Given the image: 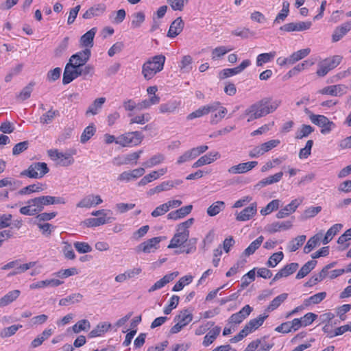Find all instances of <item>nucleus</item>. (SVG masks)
<instances>
[{"instance_id":"obj_27","label":"nucleus","mask_w":351,"mask_h":351,"mask_svg":"<svg viewBox=\"0 0 351 351\" xmlns=\"http://www.w3.org/2000/svg\"><path fill=\"white\" fill-rule=\"evenodd\" d=\"M125 138L128 146L130 145H138L142 142L144 136L141 132L134 131L125 133Z\"/></svg>"},{"instance_id":"obj_9","label":"nucleus","mask_w":351,"mask_h":351,"mask_svg":"<svg viewBox=\"0 0 351 351\" xmlns=\"http://www.w3.org/2000/svg\"><path fill=\"white\" fill-rule=\"evenodd\" d=\"M91 56L90 49H84L73 55L69 59L70 62H73L77 66H83L89 60Z\"/></svg>"},{"instance_id":"obj_2","label":"nucleus","mask_w":351,"mask_h":351,"mask_svg":"<svg viewBox=\"0 0 351 351\" xmlns=\"http://www.w3.org/2000/svg\"><path fill=\"white\" fill-rule=\"evenodd\" d=\"M165 56L160 54L146 61L142 66V74L147 80H151L157 73L163 69Z\"/></svg>"},{"instance_id":"obj_33","label":"nucleus","mask_w":351,"mask_h":351,"mask_svg":"<svg viewBox=\"0 0 351 351\" xmlns=\"http://www.w3.org/2000/svg\"><path fill=\"white\" fill-rule=\"evenodd\" d=\"M220 332L221 328L219 326L213 328L204 336L202 344L206 347L210 345L219 335Z\"/></svg>"},{"instance_id":"obj_57","label":"nucleus","mask_w":351,"mask_h":351,"mask_svg":"<svg viewBox=\"0 0 351 351\" xmlns=\"http://www.w3.org/2000/svg\"><path fill=\"white\" fill-rule=\"evenodd\" d=\"M34 86V82L29 83L26 86H25L20 93L17 95V98L21 99V101H25L30 97L31 93L33 90V86Z\"/></svg>"},{"instance_id":"obj_24","label":"nucleus","mask_w":351,"mask_h":351,"mask_svg":"<svg viewBox=\"0 0 351 351\" xmlns=\"http://www.w3.org/2000/svg\"><path fill=\"white\" fill-rule=\"evenodd\" d=\"M351 29V21L343 23L341 25L335 28L332 40L333 42H337L341 40Z\"/></svg>"},{"instance_id":"obj_59","label":"nucleus","mask_w":351,"mask_h":351,"mask_svg":"<svg viewBox=\"0 0 351 351\" xmlns=\"http://www.w3.org/2000/svg\"><path fill=\"white\" fill-rule=\"evenodd\" d=\"M232 34L236 36L241 37L242 38H247L250 36L254 35V32H252L250 29L243 27V28H237L236 29L232 32Z\"/></svg>"},{"instance_id":"obj_50","label":"nucleus","mask_w":351,"mask_h":351,"mask_svg":"<svg viewBox=\"0 0 351 351\" xmlns=\"http://www.w3.org/2000/svg\"><path fill=\"white\" fill-rule=\"evenodd\" d=\"M310 53H311L310 48L302 49L298 50V51L293 53L290 56V58H291V60L293 64L294 63H295L296 62L306 57Z\"/></svg>"},{"instance_id":"obj_38","label":"nucleus","mask_w":351,"mask_h":351,"mask_svg":"<svg viewBox=\"0 0 351 351\" xmlns=\"http://www.w3.org/2000/svg\"><path fill=\"white\" fill-rule=\"evenodd\" d=\"M287 297L288 294L285 293L278 295L270 302L265 311L270 312L276 309L285 300H287Z\"/></svg>"},{"instance_id":"obj_52","label":"nucleus","mask_w":351,"mask_h":351,"mask_svg":"<svg viewBox=\"0 0 351 351\" xmlns=\"http://www.w3.org/2000/svg\"><path fill=\"white\" fill-rule=\"evenodd\" d=\"M178 104L176 101H169L165 104H162L159 106V111L160 113H171L176 110Z\"/></svg>"},{"instance_id":"obj_51","label":"nucleus","mask_w":351,"mask_h":351,"mask_svg":"<svg viewBox=\"0 0 351 351\" xmlns=\"http://www.w3.org/2000/svg\"><path fill=\"white\" fill-rule=\"evenodd\" d=\"M193 280V276L191 275L182 277L173 286V291H181L185 285L190 284Z\"/></svg>"},{"instance_id":"obj_28","label":"nucleus","mask_w":351,"mask_h":351,"mask_svg":"<svg viewBox=\"0 0 351 351\" xmlns=\"http://www.w3.org/2000/svg\"><path fill=\"white\" fill-rule=\"evenodd\" d=\"M317 263L315 260L306 262L298 272L296 279H302L306 276L315 267Z\"/></svg>"},{"instance_id":"obj_32","label":"nucleus","mask_w":351,"mask_h":351,"mask_svg":"<svg viewBox=\"0 0 351 351\" xmlns=\"http://www.w3.org/2000/svg\"><path fill=\"white\" fill-rule=\"evenodd\" d=\"M110 327L111 325L110 324L106 322L100 323L89 332L88 337L90 338L100 337L106 332Z\"/></svg>"},{"instance_id":"obj_64","label":"nucleus","mask_w":351,"mask_h":351,"mask_svg":"<svg viewBox=\"0 0 351 351\" xmlns=\"http://www.w3.org/2000/svg\"><path fill=\"white\" fill-rule=\"evenodd\" d=\"M73 245L76 250L81 254H85L92 251V247L88 243L77 241L74 243Z\"/></svg>"},{"instance_id":"obj_14","label":"nucleus","mask_w":351,"mask_h":351,"mask_svg":"<svg viewBox=\"0 0 351 351\" xmlns=\"http://www.w3.org/2000/svg\"><path fill=\"white\" fill-rule=\"evenodd\" d=\"M258 165L257 161H250L247 162L239 163V165H234L228 169V172L233 174H241L246 173Z\"/></svg>"},{"instance_id":"obj_36","label":"nucleus","mask_w":351,"mask_h":351,"mask_svg":"<svg viewBox=\"0 0 351 351\" xmlns=\"http://www.w3.org/2000/svg\"><path fill=\"white\" fill-rule=\"evenodd\" d=\"M193 315L187 309H184L181 311L178 315H177L175 318V322H178L182 324V326H186L189 322L192 321Z\"/></svg>"},{"instance_id":"obj_22","label":"nucleus","mask_w":351,"mask_h":351,"mask_svg":"<svg viewBox=\"0 0 351 351\" xmlns=\"http://www.w3.org/2000/svg\"><path fill=\"white\" fill-rule=\"evenodd\" d=\"M189 234L187 232L177 231L173 237L171 239L168 248L178 247L187 241Z\"/></svg>"},{"instance_id":"obj_53","label":"nucleus","mask_w":351,"mask_h":351,"mask_svg":"<svg viewBox=\"0 0 351 351\" xmlns=\"http://www.w3.org/2000/svg\"><path fill=\"white\" fill-rule=\"evenodd\" d=\"M255 270L256 269L254 268L242 276L241 283V289L247 287L250 284V282L255 280Z\"/></svg>"},{"instance_id":"obj_30","label":"nucleus","mask_w":351,"mask_h":351,"mask_svg":"<svg viewBox=\"0 0 351 351\" xmlns=\"http://www.w3.org/2000/svg\"><path fill=\"white\" fill-rule=\"evenodd\" d=\"M20 293L21 291L18 289L9 291L0 299V306L2 307L10 304L19 298Z\"/></svg>"},{"instance_id":"obj_25","label":"nucleus","mask_w":351,"mask_h":351,"mask_svg":"<svg viewBox=\"0 0 351 351\" xmlns=\"http://www.w3.org/2000/svg\"><path fill=\"white\" fill-rule=\"evenodd\" d=\"M178 275V272L176 271L164 276L160 280L156 282L154 285L149 289L148 291L153 292L156 290L162 288L167 283L172 281Z\"/></svg>"},{"instance_id":"obj_37","label":"nucleus","mask_w":351,"mask_h":351,"mask_svg":"<svg viewBox=\"0 0 351 351\" xmlns=\"http://www.w3.org/2000/svg\"><path fill=\"white\" fill-rule=\"evenodd\" d=\"M268 317V315H260L257 318L250 320L245 325L251 332L258 328L263 324L264 321Z\"/></svg>"},{"instance_id":"obj_15","label":"nucleus","mask_w":351,"mask_h":351,"mask_svg":"<svg viewBox=\"0 0 351 351\" xmlns=\"http://www.w3.org/2000/svg\"><path fill=\"white\" fill-rule=\"evenodd\" d=\"M347 86L343 84L331 85L324 88L319 92L323 95L341 96L346 93Z\"/></svg>"},{"instance_id":"obj_23","label":"nucleus","mask_w":351,"mask_h":351,"mask_svg":"<svg viewBox=\"0 0 351 351\" xmlns=\"http://www.w3.org/2000/svg\"><path fill=\"white\" fill-rule=\"evenodd\" d=\"M145 171L143 167L133 169L132 171H128L121 173L118 178L120 181H130L132 179H136L141 177Z\"/></svg>"},{"instance_id":"obj_7","label":"nucleus","mask_w":351,"mask_h":351,"mask_svg":"<svg viewBox=\"0 0 351 351\" xmlns=\"http://www.w3.org/2000/svg\"><path fill=\"white\" fill-rule=\"evenodd\" d=\"M342 60L341 56H334L331 59H326L322 63L317 71V74L319 76H325L330 70L337 66Z\"/></svg>"},{"instance_id":"obj_18","label":"nucleus","mask_w":351,"mask_h":351,"mask_svg":"<svg viewBox=\"0 0 351 351\" xmlns=\"http://www.w3.org/2000/svg\"><path fill=\"white\" fill-rule=\"evenodd\" d=\"M96 32L97 28L93 27L86 32L84 35H82L80 40V46L82 47H84L85 49H90V48H92L94 45V38Z\"/></svg>"},{"instance_id":"obj_6","label":"nucleus","mask_w":351,"mask_h":351,"mask_svg":"<svg viewBox=\"0 0 351 351\" xmlns=\"http://www.w3.org/2000/svg\"><path fill=\"white\" fill-rule=\"evenodd\" d=\"M309 119L313 124L322 128L323 134H328L335 127V124L324 115L311 114Z\"/></svg>"},{"instance_id":"obj_54","label":"nucleus","mask_w":351,"mask_h":351,"mask_svg":"<svg viewBox=\"0 0 351 351\" xmlns=\"http://www.w3.org/2000/svg\"><path fill=\"white\" fill-rule=\"evenodd\" d=\"M90 328V324L88 319H84L78 321L72 326V330L75 333H79L82 330H88Z\"/></svg>"},{"instance_id":"obj_17","label":"nucleus","mask_w":351,"mask_h":351,"mask_svg":"<svg viewBox=\"0 0 351 351\" xmlns=\"http://www.w3.org/2000/svg\"><path fill=\"white\" fill-rule=\"evenodd\" d=\"M257 212L256 203L251 204L249 206L245 208L237 214L236 219L239 221H245L250 220Z\"/></svg>"},{"instance_id":"obj_12","label":"nucleus","mask_w":351,"mask_h":351,"mask_svg":"<svg viewBox=\"0 0 351 351\" xmlns=\"http://www.w3.org/2000/svg\"><path fill=\"white\" fill-rule=\"evenodd\" d=\"M162 241L160 237H154L141 243L137 247V252H143L145 253H150L158 248V245Z\"/></svg>"},{"instance_id":"obj_11","label":"nucleus","mask_w":351,"mask_h":351,"mask_svg":"<svg viewBox=\"0 0 351 351\" xmlns=\"http://www.w3.org/2000/svg\"><path fill=\"white\" fill-rule=\"evenodd\" d=\"M293 226V221H275L265 226V230L270 234H274L282 230L290 229Z\"/></svg>"},{"instance_id":"obj_5","label":"nucleus","mask_w":351,"mask_h":351,"mask_svg":"<svg viewBox=\"0 0 351 351\" xmlns=\"http://www.w3.org/2000/svg\"><path fill=\"white\" fill-rule=\"evenodd\" d=\"M34 207H36L38 213L41 212L45 206L53 204H64L66 203L64 198L61 197H54L51 195H43L30 199Z\"/></svg>"},{"instance_id":"obj_43","label":"nucleus","mask_w":351,"mask_h":351,"mask_svg":"<svg viewBox=\"0 0 351 351\" xmlns=\"http://www.w3.org/2000/svg\"><path fill=\"white\" fill-rule=\"evenodd\" d=\"M320 239L321 236L319 234L311 237L303 249L304 253L308 254L313 249L317 246L319 244Z\"/></svg>"},{"instance_id":"obj_1","label":"nucleus","mask_w":351,"mask_h":351,"mask_svg":"<svg viewBox=\"0 0 351 351\" xmlns=\"http://www.w3.org/2000/svg\"><path fill=\"white\" fill-rule=\"evenodd\" d=\"M280 104V100L272 101L271 97H264L248 106L241 117L247 118V122L253 121L272 113Z\"/></svg>"},{"instance_id":"obj_58","label":"nucleus","mask_w":351,"mask_h":351,"mask_svg":"<svg viewBox=\"0 0 351 351\" xmlns=\"http://www.w3.org/2000/svg\"><path fill=\"white\" fill-rule=\"evenodd\" d=\"M30 199L27 202V205L20 208V213L24 215L33 216L38 213L36 207H34L32 203H29Z\"/></svg>"},{"instance_id":"obj_42","label":"nucleus","mask_w":351,"mask_h":351,"mask_svg":"<svg viewBox=\"0 0 351 351\" xmlns=\"http://www.w3.org/2000/svg\"><path fill=\"white\" fill-rule=\"evenodd\" d=\"M306 240V236L305 235H300L289 241L287 245V248L290 252H295L299 247L302 245V244L304 243Z\"/></svg>"},{"instance_id":"obj_20","label":"nucleus","mask_w":351,"mask_h":351,"mask_svg":"<svg viewBox=\"0 0 351 351\" xmlns=\"http://www.w3.org/2000/svg\"><path fill=\"white\" fill-rule=\"evenodd\" d=\"M75 67L77 66L73 62H69L66 64L62 77L63 84H68L71 83L73 80L76 79L77 73L75 71Z\"/></svg>"},{"instance_id":"obj_8","label":"nucleus","mask_w":351,"mask_h":351,"mask_svg":"<svg viewBox=\"0 0 351 351\" xmlns=\"http://www.w3.org/2000/svg\"><path fill=\"white\" fill-rule=\"evenodd\" d=\"M311 26V21L292 22L281 26L280 30L287 32H302L309 29Z\"/></svg>"},{"instance_id":"obj_34","label":"nucleus","mask_w":351,"mask_h":351,"mask_svg":"<svg viewBox=\"0 0 351 351\" xmlns=\"http://www.w3.org/2000/svg\"><path fill=\"white\" fill-rule=\"evenodd\" d=\"M83 298V295L80 293H73L69 296L60 300L59 305L60 306H68L73 304L75 303L80 302Z\"/></svg>"},{"instance_id":"obj_26","label":"nucleus","mask_w":351,"mask_h":351,"mask_svg":"<svg viewBox=\"0 0 351 351\" xmlns=\"http://www.w3.org/2000/svg\"><path fill=\"white\" fill-rule=\"evenodd\" d=\"M63 283V281H61L58 279H47L45 280L38 281L34 283H32L29 285V288L31 289H40L44 288L45 287H58Z\"/></svg>"},{"instance_id":"obj_41","label":"nucleus","mask_w":351,"mask_h":351,"mask_svg":"<svg viewBox=\"0 0 351 351\" xmlns=\"http://www.w3.org/2000/svg\"><path fill=\"white\" fill-rule=\"evenodd\" d=\"M58 116H59V111L51 108L40 117V122L43 124H49Z\"/></svg>"},{"instance_id":"obj_16","label":"nucleus","mask_w":351,"mask_h":351,"mask_svg":"<svg viewBox=\"0 0 351 351\" xmlns=\"http://www.w3.org/2000/svg\"><path fill=\"white\" fill-rule=\"evenodd\" d=\"M299 264L297 263H291L286 265L282 267L274 277L272 281H277L282 278L287 277L297 271Z\"/></svg>"},{"instance_id":"obj_49","label":"nucleus","mask_w":351,"mask_h":351,"mask_svg":"<svg viewBox=\"0 0 351 351\" xmlns=\"http://www.w3.org/2000/svg\"><path fill=\"white\" fill-rule=\"evenodd\" d=\"M96 128L93 124L89 125L87 126L83 131L81 137L80 141L82 143H86L95 133Z\"/></svg>"},{"instance_id":"obj_4","label":"nucleus","mask_w":351,"mask_h":351,"mask_svg":"<svg viewBox=\"0 0 351 351\" xmlns=\"http://www.w3.org/2000/svg\"><path fill=\"white\" fill-rule=\"evenodd\" d=\"M49 171L47 163L43 162H33L29 167L21 173V176L30 178H41Z\"/></svg>"},{"instance_id":"obj_47","label":"nucleus","mask_w":351,"mask_h":351,"mask_svg":"<svg viewBox=\"0 0 351 351\" xmlns=\"http://www.w3.org/2000/svg\"><path fill=\"white\" fill-rule=\"evenodd\" d=\"M326 296V292L317 293L304 301V305L307 306L311 304H317L320 303Z\"/></svg>"},{"instance_id":"obj_60","label":"nucleus","mask_w":351,"mask_h":351,"mask_svg":"<svg viewBox=\"0 0 351 351\" xmlns=\"http://www.w3.org/2000/svg\"><path fill=\"white\" fill-rule=\"evenodd\" d=\"M217 111V113L211 115L210 123L213 125L219 123L227 113V109L223 106H221Z\"/></svg>"},{"instance_id":"obj_21","label":"nucleus","mask_w":351,"mask_h":351,"mask_svg":"<svg viewBox=\"0 0 351 351\" xmlns=\"http://www.w3.org/2000/svg\"><path fill=\"white\" fill-rule=\"evenodd\" d=\"M184 23L181 17H178L170 25L167 36L169 38H175L178 35H179L183 28H184Z\"/></svg>"},{"instance_id":"obj_3","label":"nucleus","mask_w":351,"mask_h":351,"mask_svg":"<svg viewBox=\"0 0 351 351\" xmlns=\"http://www.w3.org/2000/svg\"><path fill=\"white\" fill-rule=\"evenodd\" d=\"M76 152L75 149H69L66 153L60 152L58 149H50L47 152L48 156L62 167H68L74 162L73 156L75 155Z\"/></svg>"},{"instance_id":"obj_40","label":"nucleus","mask_w":351,"mask_h":351,"mask_svg":"<svg viewBox=\"0 0 351 351\" xmlns=\"http://www.w3.org/2000/svg\"><path fill=\"white\" fill-rule=\"evenodd\" d=\"M43 191L42 184L28 185L17 192L18 195H29L32 193H38Z\"/></svg>"},{"instance_id":"obj_63","label":"nucleus","mask_w":351,"mask_h":351,"mask_svg":"<svg viewBox=\"0 0 351 351\" xmlns=\"http://www.w3.org/2000/svg\"><path fill=\"white\" fill-rule=\"evenodd\" d=\"M180 298L178 295H173L169 300V303L167 306L164 308V313L169 315L171 311L177 307L179 303Z\"/></svg>"},{"instance_id":"obj_19","label":"nucleus","mask_w":351,"mask_h":351,"mask_svg":"<svg viewBox=\"0 0 351 351\" xmlns=\"http://www.w3.org/2000/svg\"><path fill=\"white\" fill-rule=\"evenodd\" d=\"M220 157L219 152H209L202 157H200L196 162H195L192 167L197 168L205 165H208L215 161Z\"/></svg>"},{"instance_id":"obj_46","label":"nucleus","mask_w":351,"mask_h":351,"mask_svg":"<svg viewBox=\"0 0 351 351\" xmlns=\"http://www.w3.org/2000/svg\"><path fill=\"white\" fill-rule=\"evenodd\" d=\"M314 131V128L310 125H302L301 128H299L295 133V138L302 139L307 137Z\"/></svg>"},{"instance_id":"obj_10","label":"nucleus","mask_w":351,"mask_h":351,"mask_svg":"<svg viewBox=\"0 0 351 351\" xmlns=\"http://www.w3.org/2000/svg\"><path fill=\"white\" fill-rule=\"evenodd\" d=\"M253 308L248 304L244 306L239 312L232 314L228 319L229 324H241L250 315Z\"/></svg>"},{"instance_id":"obj_31","label":"nucleus","mask_w":351,"mask_h":351,"mask_svg":"<svg viewBox=\"0 0 351 351\" xmlns=\"http://www.w3.org/2000/svg\"><path fill=\"white\" fill-rule=\"evenodd\" d=\"M106 101L105 97H99L96 99L93 103L88 107L86 112V115L92 114L95 115L97 114L99 111L101 109L103 104Z\"/></svg>"},{"instance_id":"obj_13","label":"nucleus","mask_w":351,"mask_h":351,"mask_svg":"<svg viewBox=\"0 0 351 351\" xmlns=\"http://www.w3.org/2000/svg\"><path fill=\"white\" fill-rule=\"evenodd\" d=\"M302 201L303 199L300 198L292 200L289 204L278 212L276 217L278 219H282L294 213Z\"/></svg>"},{"instance_id":"obj_29","label":"nucleus","mask_w":351,"mask_h":351,"mask_svg":"<svg viewBox=\"0 0 351 351\" xmlns=\"http://www.w3.org/2000/svg\"><path fill=\"white\" fill-rule=\"evenodd\" d=\"M283 173L280 171L273 176H269L258 182L256 186L262 188L267 185L272 184L278 182L282 178Z\"/></svg>"},{"instance_id":"obj_62","label":"nucleus","mask_w":351,"mask_h":351,"mask_svg":"<svg viewBox=\"0 0 351 351\" xmlns=\"http://www.w3.org/2000/svg\"><path fill=\"white\" fill-rule=\"evenodd\" d=\"M77 274V269L75 267L62 269L53 274L54 276L58 278H65L69 276Z\"/></svg>"},{"instance_id":"obj_56","label":"nucleus","mask_w":351,"mask_h":351,"mask_svg":"<svg viewBox=\"0 0 351 351\" xmlns=\"http://www.w3.org/2000/svg\"><path fill=\"white\" fill-rule=\"evenodd\" d=\"M280 206L279 199H274L271 201L265 208L261 210V213L263 215H267L271 212L278 210Z\"/></svg>"},{"instance_id":"obj_61","label":"nucleus","mask_w":351,"mask_h":351,"mask_svg":"<svg viewBox=\"0 0 351 351\" xmlns=\"http://www.w3.org/2000/svg\"><path fill=\"white\" fill-rule=\"evenodd\" d=\"M69 37H65L59 44V45L56 47L54 51L55 56L56 57H60L62 55V53L67 49L69 46Z\"/></svg>"},{"instance_id":"obj_35","label":"nucleus","mask_w":351,"mask_h":351,"mask_svg":"<svg viewBox=\"0 0 351 351\" xmlns=\"http://www.w3.org/2000/svg\"><path fill=\"white\" fill-rule=\"evenodd\" d=\"M264 240L263 236L258 237L256 240L252 242L250 245L243 251L242 256H249L253 254L257 249L259 248Z\"/></svg>"},{"instance_id":"obj_45","label":"nucleus","mask_w":351,"mask_h":351,"mask_svg":"<svg viewBox=\"0 0 351 351\" xmlns=\"http://www.w3.org/2000/svg\"><path fill=\"white\" fill-rule=\"evenodd\" d=\"M132 16L131 27L133 29L140 27L145 20V15L143 12L134 13Z\"/></svg>"},{"instance_id":"obj_48","label":"nucleus","mask_w":351,"mask_h":351,"mask_svg":"<svg viewBox=\"0 0 351 351\" xmlns=\"http://www.w3.org/2000/svg\"><path fill=\"white\" fill-rule=\"evenodd\" d=\"M276 56L275 51L269 53H263L259 54L256 58V65L258 66H262L263 64L267 63L272 60Z\"/></svg>"},{"instance_id":"obj_44","label":"nucleus","mask_w":351,"mask_h":351,"mask_svg":"<svg viewBox=\"0 0 351 351\" xmlns=\"http://www.w3.org/2000/svg\"><path fill=\"white\" fill-rule=\"evenodd\" d=\"M109 219L110 218L107 219V217H99L97 218H89L86 219L84 221V223L88 227H97L110 222Z\"/></svg>"},{"instance_id":"obj_55","label":"nucleus","mask_w":351,"mask_h":351,"mask_svg":"<svg viewBox=\"0 0 351 351\" xmlns=\"http://www.w3.org/2000/svg\"><path fill=\"white\" fill-rule=\"evenodd\" d=\"M282 252L274 253L268 259L266 265L269 267H275L283 258Z\"/></svg>"},{"instance_id":"obj_39","label":"nucleus","mask_w":351,"mask_h":351,"mask_svg":"<svg viewBox=\"0 0 351 351\" xmlns=\"http://www.w3.org/2000/svg\"><path fill=\"white\" fill-rule=\"evenodd\" d=\"M225 208V203L223 201H217L207 208V214L214 217Z\"/></svg>"}]
</instances>
